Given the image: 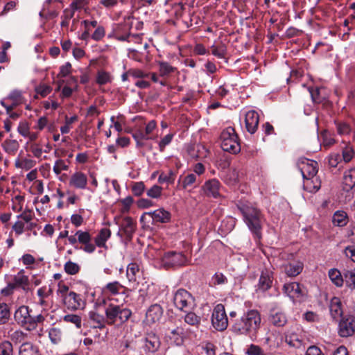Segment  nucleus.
Returning a JSON list of instances; mask_svg holds the SVG:
<instances>
[{"mask_svg":"<svg viewBox=\"0 0 355 355\" xmlns=\"http://www.w3.org/2000/svg\"><path fill=\"white\" fill-rule=\"evenodd\" d=\"M285 342L291 347H300L302 345V336L293 329L285 333Z\"/></svg>","mask_w":355,"mask_h":355,"instance_id":"4be33fe9","label":"nucleus"},{"mask_svg":"<svg viewBox=\"0 0 355 355\" xmlns=\"http://www.w3.org/2000/svg\"><path fill=\"white\" fill-rule=\"evenodd\" d=\"M171 214L168 211L164 208L157 209V222L168 223L171 220Z\"/></svg>","mask_w":355,"mask_h":355,"instance_id":"c03bdc74","label":"nucleus"},{"mask_svg":"<svg viewBox=\"0 0 355 355\" xmlns=\"http://www.w3.org/2000/svg\"><path fill=\"white\" fill-rule=\"evenodd\" d=\"M338 334L342 338L352 336L355 334V317L347 315L341 318L338 323Z\"/></svg>","mask_w":355,"mask_h":355,"instance_id":"1a4fd4ad","label":"nucleus"},{"mask_svg":"<svg viewBox=\"0 0 355 355\" xmlns=\"http://www.w3.org/2000/svg\"><path fill=\"white\" fill-rule=\"evenodd\" d=\"M220 187V183L218 180L211 179L205 182L202 189L207 196L217 198L220 196L219 192Z\"/></svg>","mask_w":355,"mask_h":355,"instance_id":"f3484780","label":"nucleus"},{"mask_svg":"<svg viewBox=\"0 0 355 355\" xmlns=\"http://www.w3.org/2000/svg\"><path fill=\"white\" fill-rule=\"evenodd\" d=\"M112 81V76L110 73L105 71H98L96 76V83L100 85H105Z\"/></svg>","mask_w":355,"mask_h":355,"instance_id":"37998d69","label":"nucleus"},{"mask_svg":"<svg viewBox=\"0 0 355 355\" xmlns=\"http://www.w3.org/2000/svg\"><path fill=\"white\" fill-rule=\"evenodd\" d=\"M36 162L35 161L31 159H22L19 163H17L16 165L18 167H20L25 170H29L35 166Z\"/></svg>","mask_w":355,"mask_h":355,"instance_id":"680f3d73","label":"nucleus"},{"mask_svg":"<svg viewBox=\"0 0 355 355\" xmlns=\"http://www.w3.org/2000/svg\"><path fill=\"white\" fill-rule=\"evenodd\" d=\"M165 338L171 344L180 345L184 342V330L180 327L175 329H168L165 332Z\"/></svg>","mask_w":355,"mask_h":355,"instance_id":"dca6fc26","label":"nucleus"},{"mask_svg":"<svg viewBox=\"0 0 355 355\" xmlns=\"http://www.w3.org/2000/svg\"><path fill=\"white\" fill-rule=\"evenodd\" d=\"M29 150L33 153L35 157L40 158L42 157L43 150L39 144H31L29 146Z\"/></svg>","mask_w":355,"mask_h":355,"instance_id":"bf43d9fd","label":"nucleus"},{"mask_svg":"<svg viewBox=\"0 0 355 355\" xmlns=\"http://www.w3.org/2000/svg\"><path fill=\"white\" fill-rule=\"evenodd\" d=\"M322 144L324 148H329L335 144V139L332 135L327 131H324L321 134Z\"/></svg>","mask_w":355,"mask_h":355,"instance_id":"09e8293b","label":"nucleus"},{"mask_svg":"<svg viewBox=\"0 0 355 355\" xmlns=\"http://www.w3.org/2000/svg\"><path fill=\"white\" fill-rule=\"evenodd\" d=\"M187 262L186 257L181 252H168L162 258L160 265L165 269L179 266Z\"/></svg>","mask_w":355,"mask_h":355,"instance_id":"f8f14e48","label":"nucleus"},{"mask_svg":"<svg viewBox=\"0 0 355 355\" xmlns=\"http://www.w3.org/2000/svg\"><path fill=\"white\" fill-rule=\"evenodd\" d=\"M329 277L332 282L338 287H341L343 285L344 279L340 272L336 269L332 268L329 271Z\"/></svg>","mask_w":355,"mask_h":355,"instance_id":"4c0bfd02","label":"nucleus"},{"mask_svg":"<svg viewBox=\"0 0 355 355\" xmlns=\"http://www.w3.org/2000/svg\"><path fill=\"white\" fill-rule=\"evenodd\" d=\"M34 217V214L30 209H26L24 211L20 214L17 216L18 219H21L27 223L26 227V230L28 231L33 230L36 227V223L31 222Z\"/></svg>","mask_w":355,"mask_h":355,"instance_id":"cd10ccee","label":"nucleus"},{"mask_svg":"<svg viewBox=\"0 0 355 355\" xmlns=\"http://www.w3.org/2000/svg\"><path fill=\"white\" fill-rule=\"evenodd\" d=\"M2 145L5 151L10 155L15 154L19 147L18 141L12 139H6Z\"/></svg>","mask_w":355,"mask_h":355,"instance_id":"58836bf2","label":"nucleus"},{"mask_svg":"<svg viewBox=\"0 0 355 355\" xmlns=\"http://www.w3.org/2000/svg\"><path fill=\"white\" fill-rule=\"evenodd\" d=\"M19 355H40L36 346L31 343H24L19 347Z\"/></svg>","mask_w":355,"mask_h":355,"instance_id":"473e14b6","label":"nucleus"},{"mask_svg":"<svg viewBox=\"0 0 355 355\" xmlns=\"http://www.w3.org/2000/svg\"><path fill=\"white\" fill-rule=\"evenodd\" d=\"M69 168V165L64 160L59 159L55 161L53 171L56 175H60L62 171H67Z\"/></svg>","mask_w":355,"mask_h":355,"instance_id":"de8ad7c7","label":"nucleus"},{"mask_svg":"<svg viewBox=\"0 0 355 355\" xmlns=\"http://www.w3.org/2000/svg\"><path fill=\"white\" fill-rule=\"evenodd\" d=\"M344 278L347 286L351 289H355V269L346 270L344 272Z\"/></svg>","mask_w":355,"mask_h":355,"instance_id":"ea45409f","label":"nucleus"},{"mask_svg":"<svg viewBox=\"0 0 355 355\" xmlns=\"http://www.w3.org/2000/svg\"><path fill=\"white\" fill-rule=\"evenodd\" d=\"M134 137L141 145H148V141L153 140L155 137V121H150L145 129L135 134Z\"/></svg>","mask_w":355,"mask_h":355,"instance_id":"ddd939ff","label":"nucleus"},{"mask_svg":"<svg viewBox=\"0 0 355 355\" xmlns=\"http://www.w3.org/2000/svg\"><path fill=\"white\" fill-rule=\"evenodd\" d=\"M10 311L6 304H0V324H5L9 319Z\"/></svg>","mask_w":355,"mask_h":355,"instance_id":"8fccbe9b","label":"nucleus"},{"mask_svg":"<svg viewBox=\"0 0 355 355\" xmlns=\"http://www.w3.org/2000/svg\"><path fill=\"white\" fill-rule=\"evenodd\" d=\"M337 132L340 135H348L351 132V128L346 123H337Z\"/></svg>","mask_w":355,"mask_h":355,"instance_id":"69168bd1","label":"nucleus"},{"mask_svg":"<svg viewBox=\"0 0 355 355\" xmlns=\"http://www.w3.org/2000/svg\"><path fill=\"white\" fill-rule=\"evenodd\" d=\"M303 269V263L297 261L293 263L287 264L284 266V271L288 277H295L298 275Z\"/></svg>","mask_w":355,"mask_h":355,"instance_id":"2f4dec72","label":"nucleus"},{"mask_svg":"<svg viewBox=\"0 0 355 355\" xmlns=\"http://www.w3.org/2000/svg\"><path fill=\"white\" fill-rule=\"evenodd\" d=\"M63 320L66 322L74 324L77 328L81 327V318L75 314H68L64 316Z\"/></svg>","mask_w":355,"mask_h":355,"instance_id":"603ef678","label":"nucleus"},{"mask_svg":"<svg viewBox=\"0 0 355 355\" xmlns=\"http://www.w3.org/2000/svg\"><path fill=\"white\" fill-rule=\"evenodd\" d=\"M69 184L75 189H85L87 185V175L81 171L75 172L71 175Z\"/></svg>","mask_w":355,"mask_h":355,"instance_id":"a211bd4d","label":"nucleus"},{"mask_svg":"<svg viewBox=\"0 0 355 355\" xmlns=\"http://www.w3.org/2000/svg\"><path fill=\"white\" fill-rule=\"evenodd\" d=\"M259 120V114L254 110H250L245 114V122L248 132L254 134L257 131Z\"/></svg>","mask_w":355,"mask_h":355,"instance_id":"6ab92c4d","label":"nucleus"},{"mask_svg":"<svg viewBox=\"0 0 355 355\" xmlns=\"http://www.w3.org/2000/svg\"><path fill=\"white\" fill-rule=\"evenodd\" d=\"M297 164L303 178L317 176L318 171L317 162L305 157H300L298 159Z\"/></svg>","mask_w":355,"mask_h":355,"instance_id":"9b49d317","label":"nucleus"},{"mask_svg":"<svg viewBox=\"0 0 355 355\" xmlns=\"http://www.w3.org/2000/svg\"><path fill=\"white\" fill-rule=\"evenodd\" d=\"M49 336L52 343L56 344L61 340L62 332L59 329L52 328L49 331Z\"/></svg>","mask_w":355,"mask_h":355,"instance_id":"6e6d98bb","label":"nucleus"},{"mask_svg":"<svg viewBox=\"0 0 355 355\" xmlns=\"http://www.w3.org/2000/svg\"><path fill=\"white\" fill-rule=\"evenodd\" d=\"M12 345L9 341L0 343V355H12Z\"/></svg>","mask_w":355,"mask_h":355,"instance_id":"5fc2aeb1","label":"nucleus"},{"mask_svg":"<svg viewBox=\"0 0 355 355\" xmlns=\"http://www.w3.org/2000/svg\"><path fill=\"white\" fill-rule=\"evenodd\" d=\"M31 312L32 310L28 306L22 305L15 311L14 314L17 324L28 331L34 330L35 320Z\"/></svg>","mask_w":355,"mask_h":355,"instance_id":"423d86ee","label":"nucleus"},{"mask_svg":"<svg viewBox=\"0 0 355 355\" xmlns=\"http://www.w3.org/2000/svg\"><path fill=\"white\" fill-rule=\"evenodd\" d=\"M340 161L341 157L339 153H336L330 154L328 158L329 165L333 168L336 167Z\"/></svg>","mask_w":355,"mask_h":355,"instance_id":"0e129e2a","label":"nucleus"},{"mask_svg":"<svg viewBox=\"0 0 355 355\" xmlns=\"http://www.w3.org/2000/svg\"><path fill=\"white\" fill-rule=\"evenodd\" d=\"M106 322L107 324L112 325L117 321L121 324L128 320L132 315V311L126 308H121L119 305L109 304L105 310Z\"/></svg>","mask_w":355,"mask_h":355,"instance_id":"7ed1b4c3","label":"nucleus"},{"mask_svg":"<svg viewBox=\"0 0 355 355\" xmlns=\"http://www.w3.org/2000/svg\"><path fill=\"white\" fill-rule=\"evenodd\" d=\"M344 254L347 257L355 263V245L347 246L344 250Z\"/></svg>","mask_w":355,"mask_h":355,"instance_id":"774afa93","label":"nucleus"},{"mask_svg":"<svg viewBox=\"0 0 355 355\" xmlns=\"http://www.w3.org/2000/svg\"><path fill=\"white\" fill-rule=\"evenodd\" d=\"M355 186V168H352L346 171L344 173L343 188L349 191Z\"/></svg>","mask_w":355,"mask_h":355,"instance_id":"b1692460","label":"nucleus"},{"mask_svg":"<svg viewBox=\"0 0 355 355\" xmlns=\"http://www.w3.org/2000/svg\"><path fill=\"white\" fill-rule=\"evenodd\" d=\"M175 70V68L169 65L167 62H159V73L162 76H168Z\"/></svg>","mask_w":355,"mask_h":355,"instance_id":"4d7b16f0","label":"nucleus"},{"mask_svg":"<svg viewBox=\"0 0 355 355\" xmlns=\"http://www.w3.org/2000/svg\"><path fill=\"white\" fill-rule=\"evenodd\" d=\"M62 301L64 306L70 310L81 309L85 306V302L80 295L73 291H70Z\"/></svg>","mask_w":355,"mask_h":355,"instance_id":"4468645a","label":"nucleus"},{"mask_svg":"<svg viewBox=\"0 0 355 355\" xmlns=\"http://www.w3.org/2000/svg\"><path fill=\"white\" fill-rule=\"evenodd\" d=\"M173 137L174 133L169 132L161 139L159 143V148L160 151H163L164 148L171 142Z\"/></svg>","mask_w":355,"mask_h":355,"instance_id":"13d9d810","label":"nucleus"},{"mask_svg":"<svg viewBox=\"0 0 355 355\" xmlns=\"http://www.w3.org/2000/svg\"><path fill=\"white\" fill-rule=\"evenodd\" d=\"M25 228V222L19 220L16 221L12 227V230L17 236L22 234Z\"/></svg>","mask_w":355,"mask_h":355,"instance_id":"052dcab7","label":"nucleus"},{"mask_svg":"<svg viewBox=\"0 0 355 355\" xmlns=\"http://www.w3.org/2000/svg\"><path fill=\"white\" fill-rule=\"evenodd\" d=\"M283 290L290 298L295 300L303 295L300 284L297 282L287 283L284 285Z\"/></svg>","mask_w":355,"mask_h":355,"instance_id":"412c9836","label":"nucleus"},{"mask_svg":"<svg viewBox=\"0 0 355 355\" xmlns=\"http://www.w3.org/2000/svg\"><path fill=\"white\" fill-rule=\"evenodd\" d=\"M212 54L218 58H225L227 52L226 46L224 44H220L219 45L213 44L211 46Z\"/></svg>","mask_w":355,"mask_h":355,"instance_id":"a19ab883","label":"nucleus"},{"mask_svg":"<svg viewBox=\"0 0 355 355\" xmlns=\"http://www.w3.org/2000/svg\"><path fill=\"white\" fill-rule=\"evenodd\" d=\"M173 303L178 309L187 311L193 305V300L188 291L184 289H179L174 295Z\"/></svg>","mask_w":355,"mask_h":355,"instance_id":"6e6552de","label":"nucleus"},{"mask_svg":"<svg viewBox=\"0 0 355 355\" xmlns=\"http://www.w3.org/2000/svg\"><path fill=\"white\" fill-rule=\"evenodd\" d=\"M12 284L15 288H21L24 291L28 290L29 280L28 276L25 275L24 270H20L12 279Z\"/></svg>","mask_w":355,"mask_h":355,"instance_id":"a878e982","label":"nucleus"},{"mask_svg":"<svg viewBox=\"0 0 355 355\" xmlns=\"http://www.w3.org/2000/svg\"><path fill=\"white\" fill-rule=\"evenodd\" d=\"M143 276V271L138 263L132 262L128 265L126 268V277L130 286L134 288H137L144 279Z\"/></svg>","mask_w":355,"mask_h":355,"instance_id":"9d476101","label":"nucleus"},{"mask_svg":"<svg viewBox=\"0 0 355 355\" xmlns=\"http://www.w3.org/2000/svg\"><path fill=\"white\" fill-rule=\"evenodd\" d=\"M332 222L334 225L338 227L346 225L348 222L347 214L343 211H336L333 216Z\"/></svg>","mask_w":355,"mask_h":355,"instance_id":"f704fd0d","label":"nucleus"},{"mask_svg":"<svg viewBox=\"0 0 355 355\" xmlns=\"http://www.w3.org/2000/svg\"><path fill=\"white\" fill-rule=\"evenodd\" d=\"M303 188L304 190L311 192H317L321 187V181L317 176L313 178H303Z\"/></svg>","mask_w":355,"mask_h":355,"instance_id":"5701e85b","label":"nucleus"},{"mask_svg":"<svg viewBox=\"0 0 355 355\" xmlns=\"http://www.w3.org/2000/svg\"><path fill=\"white\" fill-rule=\"evenodd\" d=\"M237 207L243 214L249 229L258 239H260L261 238V230L264 221L261 211L250 203L239 202Z\"/></svg>","mask_w":355,"mask_h":355,"instance_id":"f03ea898","label":"nucleus"},{"mask_svg":"<svg viewBox=\"0 0 355 355\" xmlns=\"http://www.w3.org/2000/svg\"><path fill=\"white\" fill-rule=\"evenodd\" d=\"M69 290V288L68 286L62 282H60L58 285L57 293L63 300L64 296L67 295L70 292Z\"/></svg>","mask_w":355,"mask_h":355,"instance_id":"338daca9","label":"nucleus"},{"mask_svg":"<svg viewBox=\"0 0 355 355\" xmlns=\"http://www.w3.org/2000/svg\"><path fill=\"white\" fill-rule=\"evenodd\" d=\"M8 99L12 101L14 106H17L24 101V98L22 96L21 92L19 90H13L8 96Z\"/></svg>","mask_w":355,"mask_h":355,"instance_id":"79ce46f5","label":"nucleus"},{"mask_svg":"<svg viewBox=\"0 0 355 355\" xmlns=\"http://www.w3.org/2000/svg\"><path fill=\"white\" fill-rule=\"evenodd\" d=\"M239 171L236 168H230L224 177V181L230 186H235L239 182Z\"/></svg>","mask_w":355,"mask_h":355,"instance_id":"72a5a7b5","label":"nucleus"},{"mask_svg":"<svg viewBox=\"0 0 355 355\" xmlns=\"http://www.w3.org/2000/svg\"><path fill=\"white\" fill-rule=\"evenodd\" d=\"M65 124L60 128V132L62 134H67L69 132L70 130L71 129V125L77 121L78 116L76 115H74L71 117H68L67 116H65Z\"/></svg>","mask_w":355,"mask_h":355,"instance_id":"a18cd8bd","label":"nucleus"},{"mask_svg":"<svg viewBox=\"0 0 355 355\" xmlns=\"http://www.w3.org/2000/svg\"><path fill=\"white\" fill-rule=\"evenodd\" d=\"M64 270L67 274L73 275L79 272L80 267L77 263L69 261L64 264Z\"/></svg>","mask_w":355,"mask_h":355,"instance_id":"864d4df0","label":"nucleus"},{"mask_svg":"<svg viewBox=\"0 0 355 355\" xmlns=\"http://www.w3.org/2000/svg\"><path fill=\"white\" fill-rule=\"evenodd\" d=\"M141 222L144 229L153 231L155 225V211L144 213L141 217Z\"/></svg>","mask_w":355,"mask_h":355,"instance_id":"bb28decb","label":"nucleus"},{"mask_svg":"<svg viewBox=\"0 0 355 355\" xmlns=\"http://www.w3.org/2000/svg\"><path fill=\"white\" fill-rule=\"evenodd\" d=\"M261 314L257 310H250L232 325V329L238 335L255 339L261 327Z\"/></svg>","mask_w":355,"mask_h":355,"instance_id":"f257e3e1","label":"nucleus"},{"mask_svg":"<svg viewBox=\"0 0 355 355\" xmlns=\"http://www.w3.org/2000/svg\"><path fill=\"white\" fill-rule=\"evenodd\" d=\"M111 232L107 228H103L95 238L96 245L98 247H103L106 241L110 237Z\"/></svg>","mask_w":355,"mask_h":355,"instance_id":"e433bc0d","label":"nucleus"},{"mask_svg":"<svg viewBox=\"0 0 355 355\" xmlns=\"http://www.w3.org/2000/svg\"><path fill=\"white\" fill-rule=\"evenodd\" d=\"M280 334L277 330H270L265 337V343L271 347H277L280 345Z\"/></svg>","mask_w":355,"mask_h":355,"instance_id":"c85d7f7f","label":"nucleus"},{"mask_svg":"<svg viewBox=\"0 0 355 355\" xmlns=\"http://www.w3.org/2000/svg\"><path fill=\"white\" fill-rule=\"evenodd\" d=\"M245 353L248 355H264L262 349L258 346L251 344L246 349Z\"/></svg>","mask_w":355,"mask_h":355,"instance_id":"e2e57ef3","label":"nucleus"},{"mask_svg":"<svg viewBox=\"0 0 355 355\" xmlns=\"http://www.w3.org/2000/svg\"><path fill=\"white\" fill-rule=\"evenodd\" d=\"M120 227L127 236H130L135 231L134 223L129 217H125L122 219Z\"/></svg>","mask_w":355,"mask_h":355,"instance_id":"c9c22d12","label":"nucleus"},{"mask_svg":"<svg viewBox=\"0 0 355 355\" xmlns=\"http://www.w3.org/2000/svg\"><path fill=\"white\" fill-rule=\"evenodd\" d=\"M329 311L331 317L334 320H337L343 315V311L342 309L341 302L338 297H333L329 304Z\"/></svg>","mask_w":355,"mask_h":355,"instance_id":"393cba45","label":"nucleus"},{"mask_svg":"<svg viewBox=\"0 0 355 355\" xmlns=\"http://www.w3.org/2000/svg\"><path fill=\"white\" fill-rule=\"evenodd\" d=\"M175 178V173L172 171L170 170L166 173H162L159 176L158 180H159V182L161 184L166 182L168 184H173L174 182Z\"/></svg>","mask_w":355,"mask_h":355,"instance_id":"49530a36","label":"nucleus"},{"mask_svg":"<svg viewBox=\"0 0 355 355\" xmlns=\"http://www.w3.org/2000/svg\"><path fill=\"white\" fill-rule=\"evenodd\" d=\"M69 243L76 249H82L87 253L94 252L96 247L92 243V236L88 232L78 230L74 235L68 236Z\"/></svg>","mask_w":355,"mask_h":355,"instance_id":"20e7f679","label":"nucleus"},{"mask_svg":"<svg viewBox=\"0 0 355 355\" xmlns=\"http://www.w3.org/2000/svg\"><path fill=\"white\" fill-rule=\"evenodd\" d=\"M89 318L94 322V328L103 329L105 327V323H107L106 317L95 311H92L89 313Z\"/></svg>","mask_w":355,"mask_h":355,"instance_id":"c756f323","label":"nucleus"},{"mask_svg":"<svg viewBox=\"0 0 355 355\" xmlns=\"http://www.w3.org/2000/svg\"><path fill=\"white\" fill-rule=\"evenodd\" d=\"M184 321L189 325L198 327L200 322V318L196 313L189 312L185 315Z\"/></svg>","mask_w":355,"mask_h":355,"instance_id":"3c124183","label":"nucleus"},{"mask_svg":"<svg viewBox=\"0 0 355 355\" xmlns=\"http://www.w3.org/2000/svg\"><path fill=\"white\" fill-rule=\"evenodd\" d=\"M268 320L275 327H282L287 323L288 318L285 313L281 311H271Z\"/></svg>","mask_w":355,"mask_h":355,"instance_id":"aec40b11","label":"nucleus"},{"mask_svg":"<svg viewBox=\"0 0 355 355\" xmlns=\"http://www.w3.org/2000/svg\"><path fill=\"white\" fill-rule=\"evenodd\" d=\"M211 324L217 331H224L228 326V319L223 304H217L213 310L211 315Z\"/></svg>","mask_w":355,"mask_h":355,"instance_id":"0eeeda50","label":"nucleus"},{"mask_svg":"<svg viewBox=\"0 0 355 355\" xmlns=\"http://www.w3.org/2000/svg\"><path fill=\"white\" fill-rule=\"evenodd\" d=\"M272 271L267 268L262 270L257 286V291L261 292L268 291L272 286Z\"/></svg>","mask_w":355,"mask_h":355,"instance_id":"2eb2a0df","label":"nucleus"},{"mask_svg":"<svg viewBox=\"0 0 355 355\" xmlns=\"http://www.w3.org/2000/svg\"><path fill=\"white\" fill-rule=\"evenodd\" d=\"M221 148L224 151L236 154L241 150L240 144L234 128L229 127L220 135Z\"/></svg>","mask_w":355,"mask_h":355,"instance_id":"39448f33","label":"nucleus"},{"mask_svg":"<svg viewBox=\"0 0 355 355\" xmlns=\"http://www.w3.org/2000/svg\"><path fill=\"white\" fill-rule=\"evenodd\" d=\"M103 291L111 295H117L120 293L124 294L125 287L119 282L115 281L107 284L103 288Z\"/></svg>","mask_w":355,"mask_h":355,"instance_id":"7c9ffc66","label":"nucleus"}]
</instances>
